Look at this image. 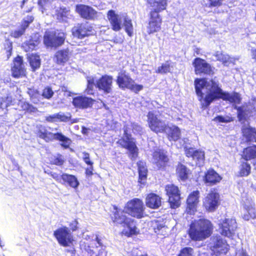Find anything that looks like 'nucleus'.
I'll return each instance as SVG.
<instances>
[{
	"label": "nucleus",
	"instance_id": "obj_47",
	"mask_svg": "<svg viewBox=\"0 0 256 256\" xmlns=\"http://www.w3.org/2000/svg\"><path fill=\"white\" fill-rule=\"evenodd\" d=\"M250 172V166L247 162H244L240 168V176H248Z\"/></svg>",
	"mask_w": 256,
	"mask_h": 256
},
{
	"label": "nucleus",
	"instance_id": "obj_33",
	"mask_svg": "<svg viewBox=\"0 0 256 256\" xmlns=\"http://www.w3.org/2000/svg\"><path fill=\"white\" fill-rule=\"evenodd\" d=\"M242 133L247 141L256 142V130L255 128L250 127L243 128Z\"/></svg>",
	"mask_w": 256,
	"mask_h": 256
},
{
	"label": "nucleus",
	"instance_id": "obj_9",
	"mask_svg": "<svg viewBox=\"0 0 256 256\" xmlns=\"http://www.w3.org/2000/svg\"><path fill=\"white\" fill-rule=\"evenodd\" d=\"M122 148L128 149L130 152V156L134 160L138 156V148L131 135L128 134L126 126L124 127V134L122 138L118 142Z\"/></svg>",
	"mask_w": 256,
	"mask_h": 256
},
{
	"label": "nucleus",
	"instance_id": "obj_61",
	"mask_svg": "<svg viewBox=\"0 0 256 256\" xmlns=\"http://www.w3.org/2000/svg\"><path fill=\"white\" fill-rule=\"evenodd\" d=\"M46 120L48 122H56L58 120V118H56V114L46 116Z\"/></svg>",
	"mask_w": 256,
	"mask_h": 256
},
{
	"label": "nucleus",
	"instance_id": "obj_34",
	"mask_svg": "<svg viewBox=\"0 0 256 256\" xmlns=\"http://www.w3.org/2000/svg\"><path fill=\"white\" fill-rule=\"evenodd\" d=\"M34 20V18L33 16L30 14L28 15L23 18L21 24L20 28L18 30H17V37L22 35L24 33L26 28L28 27L30 24L33 22Z\"/></svg>",
	"mask_w": 256,
	"mask_h": 256
},
{
	"label": "nucleus",
	"instance_id": "obj_55",
	"mask_svg": "<svg viewBox=\"0 0 256 256\" xmlns=\"http://www.w3.org/2000/svg\"><path fill=\"white\" fill-rule=\"evenodd\" d=\"M185 154L188 157H192L194 156L196 151L194 148H188L187 146H184Z\"/></svg>",
	"mask_w": 256,
	"mask_h": 256
},
{
	"label": "nucleus",
	"instance_id": "obj_63",
	"mask_svg": "<svg viewBox=\"0 0 256 256\" xmlns=\"http://www.w3.org/2000/svg\"><path fill=\"white\" fill-rule=\"evenodd\" d=\"M234 256H248V255L246 251L239 250L236 252Z\"/></svg>",
	"mask_w": 256,
	"mask_h": 256
},
{
	"label": "nucleus",
	"instance_id": "obj_27",
	"mask_svg": "<svg viewBox=\"0 0 256 256\" xmlns=\"http://www.w3.org/2000/svg\"><path fill=\"white\" fill-rule=\"evenodd\" d=\"M165 132H166L168 139L171 140H176L179 139L180 136V130L178 126H168Z\"/></svg>",
	"mask_w": 256,
	"mask_h": 256
},
{
	"label": "nucleus",
	"instance_id": "obj_52",
	"mask_svg": "<svg viewBox=\"0 0 256 256\" xmlns=\"http://www.w3.org/2000/svg\"><path fill=\"white\" fill-rule=\"evenodd\" d=\"M88 81V86L86 90V93L88 94H92V88L94 86H96V84L94 83V80L92 77H88L87 78Z\"/></svg>",
	"mask_w": 256,
	"mask_h": 256
},
{
	"label": "nucleus",
	"instance_id": "obj_20",
	"mask_svg": "<svg viewBox=\"0 0 256 256\" xmlns=\"http://www.w3.org/2000/svg\"><path fill=\"white\" fill-rule=\"evenodd\" d=\"M92 32V28L86 24H78L72 29L73 36L78 38H82L90 35Z\"/></svg>",
	"mask_w": 256,
	"mask_h": 256
},
{
	"label": "nucleus",
	"instance_id": "obj_13",
	"mask_svg": "<svg viewBox=\"0 0 256 256\" xmlns=\"http://www.w3.org/2000/svg\"><path fill=\"white\" fill-rule=\"evenodd\" d=\"M147 116L148 126L152 131L156 133L165 132L168 126L165 121L158 119L152 112L148 113Z\"/></svg>",
	"mask_w": 256,
	"mask_h": 256
},
{
	"label": "nucleus",
	"instance_id": "obj_59",
	"mask_svg": "<svg viewBox=\"0 0 256 256\" xmlns=\"http://www.w3.org/2000/svg\"><path fill=\"white\" fill-rule=\"evenodd\" d=\"M56 118L62 122H68L70 120V118L60 114H56Z\"/></svg>",
	"mask_w": 256,
	"mask_h": 256
},
{
	"label": "nucleus",
	"instance_id": "obj_24",
	"mask_svg": "<svg viewBox=\"0 0 256 256\" xmlns=\"http://www.w3.org/2000/svg\"><path fill=\"white\" fill-rule=\"evenodd\" d=\"M146 204L150 208H158L162 205V198L154 193H150L146 197Z\"/></svg>",
	"mask_w": 256,
	"mask_h": 256
},
{
	"label": "nucleus",
	"instance_id": "obj_58",
	"mask_svg": "<svg viewBox=\"0 0 256 256\" xmlns=\"http://www.w3.org/2000/svg\"><path fill=\"white\" fill-rule=\"evenodd\" d=\"M210 6H219L222 4L224 0H208Z\"/></svg>",
	"mask_w": 256,
	"mask_h": 256
},
{
	"label": "nucleus",
	"instance_id": "obj_48",
	"mask_svg": "<svg viewBox=\"0 0 256 256\" xmlns=\"http://www.w3.org/2000/svg\"><path fill=\"white\" fill-rule=\"evenodd\" d=\"M39 44V41L35 40L34 42L33 40H30L26 43H24L23 45V47L24 48L26 51H30L32 50L35 49L36 46H38Z\"/></svg>",
	"mask_w": 256,
	"mask_h": 256
},
{
	"label": "nucleus",
	"instance_id": "obj_3",
	"mask_svg": "<svg viewBox=\"0 0 256 256\" xmlns=\"http://www.w3.org/2000/svg\"><path fill=\"white\" fill-rule=\"evenodd\" d=\"M78 224V220L74 219L69 224L70 228L66 226H62L54 232L53 235L60 246L67 247L73 244L74 240L70 232L77 230L79 228Z\"/></svg>",
	"mask_w": 256,
	"mask_h": 256
},
{
	"label": "nucleus",
	"instance_id": "obj_53",
	"mask_svg": "<svg viewBox=\"0 0 256 256\" xmlns=\"http://www.w3.org/2000/svg\"><path fill=\"white\" fill-rule=\"evenodd\" d=\"M54 95V92L50 88H46L44 90L42 96V98H46L47 99L50 98Z\"/></svg>",
	"mask_w": 256,
	"mask_h": 256
},
{
	"label": "nucleus",
	"instance_id": "obj_54",
	"mask_svg": "<svg viewBox=\"0 0 256 256\" xmlns=\"http://www.w3.org/2000/svg\"><path fill=\"white\" fill-rule=\"evenodd\" d=\"M214 121L218 122H228L232 120V119L231 117L226 116H218L216 117L214 120Z\"/></svg>",
	"mask_w": 256,
	"mask_h": 256
},
{
	"label": "nucleus",
	"instance_id": "obj_4",
	"mask_svg": "<svg viewBox=\"0 0 256 256\" xmlns=\"http://www.w3.org/2000/svg\"><path fill=\"white\" fill-rule=\"evenodd\" d=\"M113 208L114 211L110 216L112 222L116 225H120L123 227H126L128 228V231H126L124 233V235L126 236L130 237L132 235L136 234L138 232L136 226H131L132 224L134 222V220L128 218L124 214V210L118 208L115 205L113 206Z\"/></svg>",
	"mask_w": 256,
	"mask_h": 256
},
{
	"label": "nucleus",
	"instance_id": "obj_50",
	"mask_svg": "<svg viewBox=\"0 0 256 256\" xmlns=\"http://www.w3.org/2000/svg\"><path fill=\"white\" fill-rule=\"evenodd\" d=\"M194 250L190 247L182 248L177 256H193Z\"/></svg>",
	"mask_w": 256,
	"mask_h": 256
},
{
	"label": "nucleus",
	"instance_id": "obj_10",
	"mask_svg": "<svg viewBox=\"0 0 256 256\" xmlns=\"http://www.w3.org/2000/svg\"><path fill=\"white\" fill-rule=\"evenodd\" d=\"M39 136L48 142L54 140H59L62 142L61 146L64 148H68L71 142V140L62 134L61 132L52 133L48 132L44 128L40 130Z\"/></svg>",
	"mask_w": 256,
	"mask_h": 256
},
{
	"label": "nucleus",
	"instance_id": "obj_42",
	"mask_svg": "<svg viewBox=\"0 0 256 256\" xmlns=\"http://www.w3.org/2000/svg\"><path fill=\"white\" fill-rule=\"evenodd\" d=\"M18 104L22 110L30 112H35L37 110L36 108L26 102L20 100Z\"/></svg>",
	"mask_w": 256,
	"mask_h": 256
},
{
	"label": "nucleus",
	"instance_id": "obj_7",
	"mask_svg": "<svg viewBox=\"0 0 256 256\" xmlns=\"http://www.w3.org/2000/svg\"><path fill=\"white\" fill-rule=\"evenodd\" d=\"M165 191L170 208L172 209L179 208L181 204L182 198L178 187L174 184H168L165 186Z\"/></svg>",
	"mask_w": 256,
	"mask_h": 256
},
{
	"label": "nucleus",
	"instance_id": "obj_35",
	"mask_svg": "<svg viewBox=\"0 0 256 256\" xmlns=\"http://www.w3.org/2000/svg\"><path fill=\"white\" fill-rule=\"evenodd\" d=\"M17 78L19 77L23 78L26 79V70L24 69V65L22 63V58L19 56H17Z\"/></svg>",
	"mask_w": 256,
	"mask_h": 256
},
{
	"label": "nucleus",
	"instance_id": "obj_28",
	"mask_svg": "<svg viewBox=\"0 0 256 256\" xmlns=\"http://www.w3.org/2000/svg\"><path fill=\"white\" fill-rule=\"evenodd\" d=\"M27 93L30 97L31 101L35 104H39L43 103L42 100L43 98L42 94L38 90L32 88H28Z\"/></svg>",
	"mask_w": 256,
	"mask_h": 256
},
{
	"label": "nucleus",
	"instance_id": "obj_49",
	"mask_svg": "<svg viewBox=\"0 0 256 256\" xmlns=\"http://www.w3.org/2000/svg\"><path fill=\"white\" fill-rule=\"evenodd\" d=\"M138 171L139 176H146L148 170L146 166V163L142 161L138 162Z\"/></svg>",
	"mask_w": 256,
	"mask_h": 256
},
{
	"label": "nucleus",
	"instance_id": "obj_45",
	"mask_svg": "<svg viewBox=\"0 0 256 256\" xmlns=\"http://www.w3.org/2000/svg\"><path fill=\"white\" fill-rule=\"evenodd\" d=\"M50 161L52 164L62 166L64 162V158L62 154H56L50 158Z\"/></svg>",
	"mask_w": 256,
	"mask_h": 256
},
{
	"label": "nucleus",
	"instance_id": "obj_36",
	"mask_svg": "<svg viewBox=\"0 0 256 256\" xmlns=\"http://www.w3.org/2000/svg\"><path fill=\"white\" fill-rule=\"evenodd\" d=\"M29 62L33 70L40 68V56L36 54H32L29 56Z\"/></svg>",
	"mask_w": 256,
	"mask_h": 256
},
{
	"label": "nucleus",
	"instance_id": "obj_15",
	"mask_svg": "<svg viewBox=\"0 0 256 256\" xmlns=\"http://www.w3.org/2000/svg\"><path fill=\"white\" fill-rule=\"evenodd\" d=\"M200 192L198 190L191 192L186 200V212L189 214H194L197 211L200 202Z\"/></svg>",
	"mask_w": 256,
	"mask_h": 256
},
{
	"label": "nucleus",
	"instance_id": "obj_40",
	"mask_svg": "<svg viewBox=\"0 0 256 256\" xmlns=\"http://www.w3.org/2000/svg\"><path fill=\"white\" fill-rule=\"evenodd\" d=\"M238 118L240 121L245 120L246 117L248 116L249 112L248 107L247 106H242L237 108Z\"/></svg>",
	"mask_w": 256,
	"mask_h": 256
},
{
	"label": "nucleus",
	"instance_id": "obj_16",
	"mask_svg": "<svg viewBox=\"0 0 256 256\" xmlns=\"http://www.w3.org/2000/svg\"><path fill=\"white\" fill-rule=\"evenodd\" d=\"M196 74H206L212 75L214 74V68H212L210 64L207 63L205 60L197 58L194 59L192 63Z\"/></svg>",
	"mask_w": 256,
	"mask_h": 256
},
{
	"label": "nucleus",
	"instance_id": "obj_6",
	"mask_svg": "<svg viewBox=\"0 0 256 256\" xmlns=\"http://www.w3.org/2000/svg\"><path fill=\"white\" fill-rule=\"evenodd\" d=\"M125 212L133 218L138 219L144 218L145 214V206L142 200L138 198H134L128 201L124 208Z\"/></svg>",
	"mask_w": 256,
	"mask_h": 256
},
{
	"label": "nucleus",
	"instance_id": "obj_19",
	"mask_svg": "<svg viewBox=\"0 0 256 256\" xmlns=\"http://www.w3.org/2000/svg\"><path fill=\"white\" fill-rule=\"evenodd\" d=\"M76 11L82 18L87 20H94L98 16V13L92 7L88 6L77 5Z\"/></svg>",
	"mask_w": 256,
	"mask_h": 256
},
{
	"label": "nucleus",
	"instance_id": "obj_21",
	"mask_svg": "<svg viewBox=\"0 0 256 256\" xmlns=\"http://www.w3.org/2000/svg\"><path fill=\"white\" fill-rule=\"evenodd\" d=\"M94 100L92 98L86 96H76L73 98V105L79 108H87L92 106Z\"/></svg>",
	"mask_w": 256,
	"mask_h": 256
},
{
	"label": "nucleus",
	"instance_id": "obj_39",
	"mask_svg": "<svg viewBox=\"0 0 256 256\" xmlns=\"http://www.w3.org/2000/svg\"><path fill=\"white\" fill-rule=\"evenodd\" d=\"M52 2L53 0H38V4L42 13H44L45 10H52L54 8L52 5Z\"/></svg>",
	"mask_w": 256,
	"mask_h": 256
},
{
	"label": "nucleus",
	"instance_id": "obj_46",
	"mask_svg": "<svg viewBox=\"0 0 256 256\" xmlns=\"http://www.w3.org/2000/svg\"><path fill=\"white\" fill-rule=\"evenodd\" d=\"M204 182L208 186H212L220 182L222 177H204Z\"/></svg>",
	"mask_w": 256,
	"mask_h": 256
},
{
	"label": "nucleus",
	"instance_id": "obj_2",
	"mask_svg": "<svg viewBox=\"0 0 256 256\" xmlns=\"http://www.w3.org/2000/svg\"><path fill=\"white\" fill-rule=\"evenodd\" d=\"M214 226L208 219L202 218L192 222L190 225L188 234L194 241H201L209 238L212 234Z\"/></svg>",
	"mask_w": 256,
	"mask_h": 256
},
{
	"label": "nucleus",
	"instance_id": "obj_44",
	"mask_svg": "<svg viewBox=\"0 0 256 256\" xmlns=\"http://www.w3.org/2000/svg\"><path fill=\"white\" fill-rule=\"evenodd\" d=\"M172 66H170L168 62L162 64L161 66H159L156 70L157 73L164 74L170 72Z\"/></svg>",
	"mask_w": 256,
	"mask_h": 256
},
{
	"label": "nucleus",
	"instance_id": "obj_56",
	"mask_svg": "<svg viewBox=\"0 0 256 256\" xmlns=\"http://www.w3.org/2000/svg\"><path fill=\"white\" fill-rule=\"evenodd\" d=\"M131 126L132 128V131L134 133L140 134L142 132V128L138 124L134 122L132 123Z\"/></svg>",
	"mask_w": 256,
	"mask_h": 256
},
{
	"label": "nucleus",
	"instance_id": "obj_32",
	"mask_svg": "<svg viewBox=\"0 0 256 256\" xmlns=\"http://www.w3.org/2000/svg\"><path fill=\"white\" fill-rule=\"evenodd\" d=\"M242 156L246 160L256 158V146H252L244 148Z\"/></svg>",
	"mask_w": 256,
	"mask_h": 256
},
{
	"label": "nucleus",
	"instance_id": "obj_1",
	"mask_svg": "<svg viewBox=\"0 0 256 256\" xmlns=\"http://www.w3.org/2000/svg\"><path fill=\"white\" fill-rule=\"evenodd\" d=\"M194 85L196 92L200 100L205 94L202 107H208L213 100L218 98L234 104H239L240 102L241 98L238 93L224 92L214 80L208 82L204 78L196 79Z\"/></svg>",
	"mask_w": 256,
	"mask_h": 256
},
{
	"label": "nucleus",
	"instance_id": "obj_29",
	"mask_svg": "<svg viewBox=\"0 0 256 256\" xmlns=\"http://www.w3.org/2000/svg\"><path fill=\"white\" fill-rule=\"evenodd\" d=\"M56 62L59 64H64L69 59V50H64L58 51L55 57Z\"/></svg>",
	"mask_w": 256,
	"mask_h": 256
},
{
	"label": "nucleus",
	"instance_id": "obj_8",
	"mask_svg": "<svg viewBox=\"0 0 256 256\" xmlns=\"http://www.w3.org/2000/svg\"><path fill=\"white\" fill-rule=\"evenodd\" d=\"M220 200L219 193L215 188L210 190L204 197L202 202V206L206 212H214L220 205Z\"/></svg>",
	"mask_w": 256,
	"mask_h": 256
},
{
	"label": "nucleus",
	"instance_id": "obj_14",
	"mask_svg": "<svg viewBox=\"0 0 256 256\" xmlns=\"http://www.w3.org/2000/svg\"><path fill=\"white\" fill-rule=\"evenodd\" d=\"M220 234L225 237L231 238L235 234L237 228L236 222L231 218H225L220 224Z\"/></svg>",
	"mask_w": 256,
	"mask_h": 256
},
{
	"label": "nucleus",
	"instance_id": "obj_25",
	"mask_svg": "<svg viewBox=\"0 0 256 256\" xmlns=\"http://www.w3.org/2000/svg\"><path fill=\"white\" fill-rule=\"evenodd\" d=\"M152 228L158 236L166 237L168 235V228L162 222L154 220Z\"/></svg>",
	"mask_w": 256,
	"mask_h": 256
},
{
	"label": "nucleus",
	"instance_id": "obj_22",
	"mask_svg": "<svg viewBox=\"0 0 256 256\" xmlns=\"http://www.w3.org/2000/svg\"><path fill=\"white\" fill-rule=\"evenodd\" d=\"M152 162L158 168L164 167L168 161V158L163 150H155L152 155Z\"/></svg>",
	"mask_w": 256,
	"mask_h": 256
},
{
	"label": "nucleus",
	"instance_id": "obj_26",
	"mask_svg": "<svg viewBox=\"0 0 256 256\" xmlns=\"http://www.w3.org/2000/svg\"><path fill=\"white\" fill-rule=\"evenodd\" d=\"M166 0H147L148 4L152 8L150 12H160L166 8Z\"/></svg>",
	"mask_w": 256,
	"mask_h": 256
},
{
	"label": "nucleus",
	"instance_id": "obj_12",
	"mask_svg": "<svg viewBox=\"0 0 256 256\" xmlns=\"http://www.w3.org/2000/svg\"><path fill=\"white\" fill-rule=\"evenodd\" d=\"M117 83L120 88L130 89L136 93L143 88L142 85L136 84L134 80L125 72L118 74Z\"/></svg>",
	"mask_w": 256,
	"mask_h": 256
},
{
	"label": "nucleus",
	"instance_id": "obj_30",
	"mask_svg": "<svg viewBox=\"0 0 256 256\" xmlns=\"http://www.w3.org/2000/svg\"><path fill=\"white\" fill-rule=\"evenodd\" d=\"M214 56L216 60L222 62L226 66H229L230 64H234L235 62V59L234 58L230 57L228 55L222 52H217Z\"/></svg>",
	"mask_w": 256,
	"mask_h": 256
},
{
	"label": "nucleus",
	"instance_id": "obj_23",
	"mask_svg": "<svg viewBox=\"0 0 256 256\" xmlns=\"http://www.w3.org/2000/svg\"><path fill=\"white\" fill-rule=\"evenodd\" d=\"M112 76L106 75L96 82V86L100 90H103L106 93H110L112 90Z\"/></svg>",
	"mask_w": 256,
	"mask_h": 256
},
{
	"label": "nucleus",
	"instance_id": "obj_43",
	"mask_svg": "<svg viewBox=\"0 0 256 256\" xmlns=\"http://www.w3.org/2000/svg\"><path fill=\"white\" fill-rule=\"evenodd\" d=\"M194 160H196V165L200 166L202 165L204 162V152L200 150H196L192 156Z\"/></svg>",
	"mask_w": 256,
	"mask_h": 256
},
{
	"label": "nucleus",
	"instance_id": "obj_5",
	"mask_svg": "<svg viewBox=\"0 0 256 256\" xmlns=\"http://www.w3.org/2000/svg\"><path fill=\"white\" fill-rule=\"evenodd\" d=\"M207 246L212 256L226 255L230 249L227 240L219 235L212 236Z\"/></svg>",
	"mask_w": 256,
	"mask_h": 256
},
{
	"label": "nucleus",
	"instance_id": "obj_17",
	"mask_svg": "<svg viewBox=\"0 0 256 256\" xmlns=\"http://www.w3.org/2000/svg\"><path fill=\"white\" fill-rule=\"evenodd\" d=\"M150 20L146 28V32L149 34L160 31L162 24V18L158 12H150Z\"/></svg>",
	"mask_w": 256,
	"mask_h": 256
},
{
	"label": "nucleus",
	"instance_id": "obj_18",
	"mask_svg": "<svg viewBox=\"0 0 256 256\" xmlns=\"http://www.w3.org/2000/svg\"><path fill=\"white\" fill-rule=\"evenodd\" d=\"M122 16H124V14H118L113 10H110L108 12V18L114 30L118 32L122 29L123 22Z\"/></svg>",
	"mask_w": 256,
	"mask_h": 256
},
{
	"label": "nucleus",
	"instance_id": "obj_37",
	"mask_svg": "<svg viewBox=\"0 0 256 256\" xmlns=\"http://www.w3.org/2000/svg\"><path fill=\"white\" fill-rule=\"evenodd\" d=\"M176 174L178 176H188L191 174V170L185 165L179 162L176 167Z\"/></svg>",
	"mask_w": 256,
	"mask_h": 256
},
{
	"label": "nucleus",
	"instance_id": "obj_31",
	"mask_svg": "<svg viewBox=\"0 0 256 256\" xmlns=\"http://www.w3.org/2000/svg\"><path fill=\"white\" fill-rule=\"evenodd\" d=\"M122 25L124 28L125 32L130 37L133 36L134 28L132 20L126 14H124V16H122Z\"/></svg>",
	"mask_w": 256,
	"mask_h": 256
},
{
	"label": "nucleus",
	"instance_id": "obj_11",
	"mask_svg": "<svg viewBox=\"0 0 256 256\" xmlns=\"http://www.w3.org/2000/svg\"><path fill=\"white\" fill-rule=\"evenodd\" d=\"M65 40L62 32L46 31L44 37V42L48 47H57L62 45Z\"/></svg>",
	"mask_w": 256,
	"mask_h": 256
},
{
	"label": "nucleus",
	"instance_id": "obj_41",
	"mask_svg": "<svg viewBox=\"0 0 256 256\" xmlns=\"http://www.w3.org/2000/svg\"><path fill=\"white\" fill-rule=\"evenodd\" d=\"M64 184L74 188H76L79 184L76 177H62Z\"/></svg>",
	"mask_w": 256,
	"mask_h": 256
},
{
	"label": "nucleus",
	"instance_id": "obj_64",
	"mask_svg": "<svg viewBox=\"0 0 256 256\" xmlns=\"http://www.w3.org/2000/svg\"><path fill=\"white\" fill-rule=\"evenodd\" d=\"M89 256H100V252L96 253L93 250H90L88 251Z\"/></svg>",
	"mask_w": 256,
	"mask_h": 256
},
{
	"label": "nucleus",
	"instance_id": "obj_57",
	"mask_svg": "<svg viewBox=\"0 0 256 256\" xmlns=\"http://www.w3.org/2000/svg\"><path fill=\"white\" fill-rule=\"evenodd\" d=\"M82 157L84 162L92 166L93 163L90 160L89 154L86 152H82Z\"/></svg>",
	"mask_w": 256,
	"mask_h": 256
},
{
	"label": "nucleus",
	"instance_id": "obj_60",
	"mask_svg": "<svg viewBox=\"0 0 256 256\" xmlns=\"http://www.w3.org/2000/svg\"><path fill=\"white\" fill-rule=\"evenodd\" d=\"M11 70L12 76L13 77L16 78V58H14Z\"/></svg>",
	"mask_w": 256,
	"mask_h": 256
},
{
	"label": "nucleus",
	"instance_id": "obj_51",
	"mask_svg": "<svg viewBox=\"0 0 256 256\" xmlns=\"http://www.w3.org/2000/svg\"><path fill=\"white\" fill-rule=\"evenodd\" d=\"M243 218L246 220L256 218V210L252 208H249L248 212L244 215Z\"/></svg>",
	"mask_w": 256,
	"mask_h": 256
},
{
	"label": "nucleus",
	"instance_id": "obj_62",
	"mask_svg": "<svg viewBox=\"0 0 256 256\" xmlns=\"http://www.w3.org/2000/svg\"><path fill=\"white\" fill-rule=\"evenodd\" d=\"M204 176H220L214 170H208Z\"/></svg>",
	"mask_w": 256,
	"mask_h": 256
},
{
	"label": "nucleus",
	"instance_id": "obj_38",
	"mask_svg": "<svg viewBox=\"0 0 256 256\" xmlns=\"http://www.w3.org/2000/svg\"><path fill=\"white\" fill-rule=\"evenodd\" d=\"M16 37V33L14 32L12 34L10 35L8 40L6 41L4 48L6 50L8 59L12 55V40H14Z\"/></svg>",
	"mask_w": 256,
	"mask_h": 256
}]
</instances>
